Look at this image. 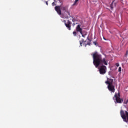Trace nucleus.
Masks as SVG:
<instances>
[{"label": "nucleus", "instance_id": "nucleus-1", "mask_svg": "<svg viewBox=\"0 0 128 128\" xmlns=\"http://www.w3.org/2000/svg\"><path fill=\"white\" fill-rule=\"evenodd\" d=\"M93 64L96 68H98L100 64L108 66V62L104 58L102 59V56L98 52H94L92 55Z\"/></svg>", "mask_w": 128, "mask_h": 128}, {"label": "nucleus", "instance_id": "nucleus-2", "mask_svg": "<svg viewBox=\"0 0 128 128\" xmlns=\"http://www.w3.org/2000/svg\"><path fill=\"white\" fill-rule=\"evenodd\" d=\"M60 8L62 10L66 12L68 10V6H55V10L59 16L62 14V10H60Z\"/></svg>", "mask_w": 128, "mask_h": 128}, {"label": "nucleus", "instance_id": "nucleus-3", "mask_svg": "<svg viewBox=\"0 0 128 128\" xmlns=\"http://www.w3.org/2000/svg\"><path fill=\"white\" fill-rule=\"evenodd\" d=\"M120 114L124 122H128V112L127 111H125L124 112V111L122 110L120 112Z\"/></svg>", "mask_w": 128, "mask_h": 128}, {"label": "nucleus", "instance_id": "nucleus-4", "mask_svg": "<svg viewBox=\"0 0 128 128\" xmlns=\"http://www.w3.org/2000/svg\"><path fill=\"white\" fill-rule=\"evenodd\" d=\"M120 93L118 94L116 93L114 96L113 97V100H116L117 104H122V102H124V100L122 98H120Z\"/></svg>", "mask_w": 128, "mask_h": 128}, {"label": "nucleus", "instance_id": "nucleus-5", "mask_svg": "<svg viewBox=\"0 0 128 128\" xmlns=\"http://www.w3.org/2000/svg\"><path fill=\"white\" fill-rule=\"evenodd\" d=\"M100 74H104L106 72V66L104 65H102L99 68Z\"/></svg>", "mask_w": 128, "mask_h": 128}, {"label": "nucleus", "instance_id": "nucleus-6", "mask_svg": "<svg viewBox=\"0 0 128 128\" xmlns=\"http://www.w3.org/2000/svg\"><path fill=\"white\" fill-rule=\"evenodd\" d=\"M64 24L68 30H72V22L70 21V20H68L67 22L66 20H64Z\"/></svg>", "mask_w": 128, "mask_h": 128}, {"label": "nucleus", "instance_id": "nucleus-7", "mask_svg": "<svg viewBox=\"0 0 128 128\" xmlns=\"http://www.w3.org/2000/svg\"><path fill=\"white\" fill-rule=\"evenodd\" d=\"M108 88L110 92H116V88H114V84H108Z\"/></svg>", "mask_w": 128, "mask_h": 128}, {"label": "nucleus", "instance_id": "nucleus-8", "mask_svg": "<svg viewBox=\"0 0 128 128\" xmlns=\"http://www.w3.org/2000/svg\"><path fill=\"white\" fill-rule=\"evenodd\" d=\"M76 32H80V34H82V28H80V25L78 24L76 28Z\"/></svg>", "mask_w": 128, "mask_h": 128}, {"label": "nucleus", "instance_id": "nucleus-9", "mask_svg": "<svg viewBox=\"0 0 128 128\" xmlns=\"http://www.w3.org/2000/svg\"><path fill=\"white\" fill-rule=\"evenodd\" d=\"M105 83L106 84H112L114 83V79H109L108 80L106 81Z\"/></svg>", "mask_w": 128, "mask_h": 128}, {"label": "nucleus", "instance_id": "nucleus-10", "mask_svg": "<svg viewBox=\"0 0 128 128\" xmlns=\"http://www.w3.org/2000/svg\"><path fill=\"white\" fill-rule=\"evenodd\" d=\"M78 0H75L72 6H78Z\"/></svg>", "mask_w": 128, "mask_h": 128}, {"label": "nucleus", "instance_id": "nucleus-11", "mask_svg": "<svg viewBox=\"0 0 128 128\" xmlns=\"http://www.w3.org/2000/svg\"><path fill=\"white\" fill-rule=\"evenodd\" d=\"M83 42H84V40H82V41H80V46H82V44Z\"/></svg>", "mask_w": 128, "mask_h": 128}, {"label": "nucleus", "instance_id": "nucleus-12", "mask_svg": "<svg viewBox=\"0 0 128 128\" xmlns=\"http://www.w3.org/2000/svg\"><path fill=\"white\" fill-rule=\"evenodd\" d=\"M112 4H114V1L112 2V3L110 5V8L111 10H113V8H114V7L112 6Z\"/></svg>", "mask_w": 128, "mask_h": 128}, {"label": "nucleus", "instance_id": "nucleus-13", "mask_svg": "<svg viewBox=\"0 0 128 128\" xmlns=\"http://www.w3.org/2000/svg\"><path fill=\"white\" fill-rule=\"evenodd\" d=\"M82 38H86V32L84 34L82 32V34H81Z\"/></svg>", "mask_w": 128, "mask_h": 128}, {"label": "nucleus", "instance_id": "nucleus-14", "mask_svg": "<svg viewBox=\"0 0 128 128\" xmlns=\"http://www.w3.org/2000/svg\"><path fill=\"white\" fill-rule=\"evenodd\" d=\"M73 34L74 36H76V31L73 32Z\"/></svg>", "mask_w": 128, "mask_h": 128}, {"label": "nucleus", "instance_id": "nucleus-15", "mask_svg": "<svg viewBox=\"0 0 128 128\" xmlns=\"http://www.w3.org/2000/svg\"><path fill=\"white\" fill-rule=\"evenodd\" d=\"M118 72H122V67H119V68H118Z\"/></svg>", "mask_w": 128, "mask_h": 128}, {"label": "nucleus", "instance_id": "nucleus-16", "mask_svg": "<svg viewBox=\"0 0 128 128\" xmlns=\"http://www.w3.org/2000/svg\"><path fill=\"white\" fill-rule=\"evenodd\" d=\"M67 12L68 14V15L70 17V13L68 12H68Z\"/></svg>", "mask_w": 128, "mask_h": 128}, {"label": "nucleus", "instance_id": "nucleus-17", "mask_svg": "<svg viewBox=\"0 0 128 128\" xmlns=\"http://www.w3.org/2000/svg\"><path fill=\"white\" fill-rule=\"evenodd\" d=\"M116 66H120V64H118V63H116Z\"/></svg>", "mask_w": 128, "mask_h": 128}, {"label": "nucleus", "instance_id": "nucleus-18", "mask_svg": "<svg viewBox=\"0 0 128 128\" xmlns=\"http://www.w3.org/2000/svg\"><path fill=\"white\" fill-rule=\"evenodd\" d=\"M52 6H56V3H54V2H53L52 3Z\"/></svg>", "mask_w": 128, "mask_h": 128}, {"label": "nucleus", "instance_id": "nucleus-19", "mask_svg": "<svg viewBox=\"0 0 128 128\" xmlns=\"http://www.w3.org/2000/svg\"><path fill=\"white\" fill-rule=\"evenodd\" d=\"M94 44L95 46H96V44H98V43L96 41L94 42Z\"/></svg>", "mask_w": 128, "mask_h": 128}, {"label": "nucleus", "instance_id": "nucleus-20", "mask_svg": "<svg viewBox=\"0 0 128 128\" xmlns=\"http://www.w3.org/2000/svg\"><path fill=\"white\" fill-rule=\"evenodd\" d=\"M128 50L126 52V56H128Z\"/></svg>", "mask_w": 128, "mask_h": 128}, {"label": "nucleus", "instance_id": "nucleus-21", "mask_svg": "<svg viewBox=\"0 0 128 128\" xmlns=\"http://www.w3.org/2000/svg\"><path fill=\"white\" fill-rule=\"evenodd\" d=\"M46 6H48V2H46Z\"/></svg>", "mask_w": 128, "mask_h": 128}, {"label": "nucleus", "instance_id": "nucleus-22", "mask_svg": "<svg viewBox=\"0 0 128 128\" xmlns=\"http://www.w3.org/2000/svg\"><path fill=\"white\" fill-rule=\"evenodd\" d=\"M87 38H88V40H90V38H88V36Z\"/></svg>", "mask_w": 128, "mask_h": 128}, {"label": "nucleus", "instance_id": "nucleus-23", "mask_svg": "<svg viewBox=\"0 0 128 128\" xmlns=\"http://www.w3.org/2000/svg\"><path fill=\"white\" fill-rule=\"evenodd\" d=\"M87 44H88V46H90V43H88Z\"/></svg>", "mask_w": 128, "mask_h": 128}, {"label": "nucleus", "instance_id": "nucleus-24", "mask_svg": "<svg viewBox=\"0 0 128 128\" xmlns=\"http://www.w3.org/2000/svg\"><path fill=\"white\" fill-rule=\"evenodd\" d=\"M104 38V40H106V38Z\"/></svg>", "mask_w": 128, "mask_h": 128}, {"label": "nucleus", "instance_id": "nucleus-25", "mask_svg": "<svg viewBox=\"0 0 128 128\" xmlns=\"http://www.w3.org/2000/svg\"><path fill=\"white\" fill-rule=\"evenodd\" d=\"M72 22H74V19L72 20Z\"/></svg>", "mask_w": 128, "mask_h": 128}]
</instances>
